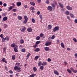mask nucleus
Instances as JSON below:
<instances>
[{
  "mask_svg": "<svg viewBox=\"0 0 77 77\" xmlns=\"http://www.w3.org/2000/svg\"><path fill=\"white\" fill-rule=\"evenodd\" d=\"M6 42V38H4L2 39V42Z\"/></svg>",
  "mask_w": 77,
  "mask_h": 77,
  "instance_id": "obj_10",
  "label": "nucleus"
},
{
  "mask_svg": "<svg viewBox=\"0 0 77 77\" xmlns=\"http://www.w3.org/2000/svg\"><path fill=\"white\" fill-rule=\"evenodd\" d=\"M36 14L37 15H39V14H40V11H38L37 12Z\"/></svg>",
  "mask_w": 77,
  "mask_h": 77,
  "instance_id": "obj_57",
  "label": "nucleus"
},
{
  "mask_svg": "<svg viewBox=\"0 0 77 77\" xmlns=\"http://www.w3.org/2000/svg\"><path fill=\"white\" fill-rule=\"evenodd\" d=\"M2 15L3 17H5V16H6V14L5 13H3L2 14Z\"/></svg>",
  "mask_w": 77,
  "mask_h": 77,
  "instance_id": "obj_46",
  "label": "nucleus"
},
{
  "mask_svg": "<svg viewBox=\"0 0 77 77\" xmlns=\"http://www.w3.org/2000/svg\"><path fill=\"white\" fill-rule=\"evenodd\" d=\"M65 14L67 15H69V11H67L65 12Z\"/></svg>",
  "mask_w": 77,
  "mask_h": 77,
  "instance_id": "obj_33",
  "label": "nucleus"
},
{
  "mask_svg": "<svg viewBox=\"0 0 77 77\" xmlns=\"http://www.w3.org/2000/svg\"><path fill=\"white\" fill-rule=\"evenodd\" d=\"M32 21L33 23H35V20L34 18H32Z\"/></svg>",
  "mask_w": 77,
  "mask_h": 77,
  "instance_id": "obj_37",
  "label": "nucleus"
},
{
  "mask_svg": "<svg viewBox=\"0 0 77 77\" xmlns=\"http://www.w3.org/2000/svg\"><path fill=\"white\" fill-rule=\"evenodd\" d=\"M22 47H23V46L22 45H20L19 46V48H22Z\"/></svg>",
  "mask_w": 77,
  "mask_h": 77,
  "instance_id": "obj_59",
  "label": "nucleus"
},
{
  "mask_svg": "<svg viewBox=\"0 0 77 77\" xmlns=\"http://www.w3.org/2000/svg\"><path fill=\"white\" fill-rule=\"evenodd\" d=\"M16 11H17V10L16 9H13L12 11L13 12H16Z\"/></svg>",
  "mask_w": 77,
  "mask_h": 77,
  "instance_id": "obj_61",
  "label": "nucleus"
},
{
  "mask_svg": "<svg viewBox=\"0 0 77 77\" xmlns=\"http://www.w3.org/2000/svg\"><path fill=\"white\" fill-rule=\"evenodd\" d=\"M3 52L4 53H6V48H3Z\"/></svg>",
  "mask_w": 77,
  "mask_h": 77,
  "instance_id": "obj_42",
  "label": "nucleus"
},
{
  "mask_svg": "<svg viewBox=\"0 0 77 77\" xmlns=\"http://www.w3.org/2000/svg\"><path fill=\"white\" fill-rule=\"evenodd\" d=\"M20 63H16V65H17V66H20Z\"/></svg>",
  "mask_w": 77,
  "mask_h": 77,
  "instance_id": "obj_48",
  "label": "nucleus"
},
{
  "mask_svg": "<svg viewBox=\"0 0 77 77\" xmlns=\"http://www.w3.org/2000/svg\"><path fill=\"white\" fill-rule=\"evenodd\" d=\"M11 47H15L16 48H18V45H15V43H13L11 45Z\"/></svg>",
  "mask_w": 77,
  "mask_h": 77,
  "instance_id": "obj_3",
  "label": "nucleus"
},
{
  "mask_svg": "<svg viewBox=\"0 0 77 77\" xmlns=\"http://www.w3.org/2000/svg\"><path fill=\"white\" fill-rule=\"evenodd\" d=\"M7 20H8V17H4L3 18V20L4 21H7Z\"/></svg>",
  "mask_w": 77,
  "mask_h": 77,
  "instance_id": "obj_12",
  "label": "nucleus"
},
{
  "mask_svg": "<svg viewBox=\"0 0 77 77\" xmlns=\"http://www.w3.org/2000/svg\"><path fill=\"white\" fill-rule=\"evenodd\" d=\"M59 6H60V8H63L64 7L63 5V4L61 3H59Z\"/></svg>",
  "mask_w": 77,
  "mask_h": 77,
  "instance_id": "obj_14",
  "label": "nucleus"
},
{
  "mask_svg": "<svg viewBox=\"0 0 77 77\" xmlns=\"http://www.w3.org/2000/svg\"><path fill=\"white\" fill-rule=\"evenodd\" d=\"M40 39H41V38H40V37L39 36H37L36 38V40H39Z\"/></svg>",
  "mask_w": 77,
  "mask_h": 77,
  "instance_id": "obj_31",
  "label": "nucleus"
},
{
  "mask_svg": "<svg viewBox=\"0 0 77 77\" xmlns=\"http://www.w3.org/2000/svg\"><path fill=\"white\" fill-rule=\"evenodd\" d=\"M17 18L18 20H22V17L20 16H18L17 17Z\"/></svg>",
  "mask_w": 77,
  "mask_h": 77,
  "instance_id": "obj_21",
  "label": "nucleus"
},
{
  "mask_svg": "<svg viewBox=\"0 0 77 77\" xmlns=\"http://www.w3.org/2000/svg\"><path fill=\"white\" fill-rule=\"evenodd\" d=\"M9 72L10 73V74H13V72H12V71L11 70H10L9 71Z\"/></svg>",
  "mask_w": 77,
  "mask_h": 77,
  "instance_id": "obj_55",
  "label": "nucleus"
},
{
  "mask_svg": "<svg viewBox=\"0 0 77 77\" xmlns=\"http://www.w3.org/2000/svg\"><path fill=\"white\" fill-rule=\"evenodd\" d=\"M75 23H77V20L76 19H75Z\"/></svg>",
  "mask_w": 77,
  "mask_h": 77,
  "instance_id": "obj_63",
  "label": "nucleus"
},
{
  "mask_svg": "<svg viewBox=\"0 0 77 77\" xmlns=\"http://www.w3.org/2000/svg\"><path fill=\"white\" fill-rule=\"evenodd\" d=\"M67 71L69 72V74H71L72 73V71H71V70L69 69H67Z\"/></svg>",
  "mask_w": 77,
  "mask_h": 77,
  "instance_id": "obj_28",
  "label": "nucleus"
},
{
  "mask_svg": "<svg viewBox=\"0 0 77 77\" xmlns=\"http://www.w3.org/2000/svg\"><path fill=\"white\" fill-rule=\"evenodd\" d=\"M37 2L39 3H40L41 2V0H37Z\"/></svg>",
  "mask_w": 77,
  "mask_h": 77,
  "instance_id": "obj_58",
  "label": "nucleus"
},
{
  "mask_svg": "<svg viewBox=\"0 0 77 77\" xmlns=\"http://www.w3.org/2000/svg\"><path fill=\"white\" fill-rule=\"evenodd\" d=\"M44 49L45 51H49V50H50V48L48 47H45L44 48Z\"/></svg>",
  "mask_w": 77,
  "mask_h": 77,
  "instance_id": "obj_8",
  "label": "nucleus"
},
{
  "mask_svg": "<svg viewBox=\"0 0 77 77\" xmlns=\"http://www.w3.org/2000/svg\"><path fill=\"white\" fill-rule=\"evenodd\" d=\"M53 9V8L52 7L50 6H48L47 8L48 10V11H52Z\"/></svg>",
  "mask_w": 77,
  "mask_h": 77,
  "instance_id": "obj_4",
  "label": "nucleus"
},
{
  "mask_svg": "<svg viewBox=\"0 0 77 77\" xmlns=\"http://www.w3.org/2000/svg\"><path fill=\"white\" fill-rule=\"evenodd\" d=\"M35 58L36 60H38V58H39V56H36L35 57Z\"/></svg>",
  "mask_w": 77,
  "mask_h": 77,
  "instance_id": "obj_45",
  "label": "nucleus"
},
{
  "mask_svg": "<svg viewBox=\"0 0 77 77\" xmlns=\"http://www.w3.org/2000/svg\"><path fill=\"white\" fill-rule=\"evenodd\" d=\"M42 63L40 61L38 63V66H40L42 65Z\"/></svg>",
  "mask_w": 77,
  "mask_h": 77,
  "instance_id": "obj_26",
  "label": "nucleus"
},
{
  "mask_svg": "<svg viewBox=\"0 0 77 77\" xmlns=\"http://www.w3.org/2000/svg\"><path fill=\"white\" fill-rule=\"evenodd\" d=\"M73 72L76 73V72H77V70H74L73 71Z\"/></svg>",
  "mask_w": 77,
  "mask_h": 77,
  "instance_id": "obj_50",
  "label": "nucleus"
},
{
  "mask_svg": "<svg viewBox=\"0 0 77 77\" xmlns=\"http://www.w3.org/2000/svg\"><path fill=\"white\" fill-rule=\"evenodd\" d=\"M54 36H55L54 35H52L51 38V39H54V38H55V37H54Z\"/></svg>",
  "mask_w": 77,
  "mask_h": 77,
  "instance_id": "obj_52",
  "label": "nucleus"
},
{
  "mask_svg": "<svg viewBox=\"0 0 77 77\" xmlns=\"http://www.w3.org/2000/svg\"><path fill=\"white\" fill-rule=\"evenodd\" d=\"M34 51L35 52H38V51H40V49L39 48H37L35 49Z\"/></svg>",
  "mask_w": 77,
  "mask_h": 77,
  "instance_id": "obj_13",
  "label": "nucleus"
},
{
  "mask_svg": "<svg viewBox=\"0 0 77 77\" xmlns=\"http://www.w3.org/2000/svg\"><path fill=\"white\" fill-rule=\"evenodd\" d=\"M30 4L32 6H35V3L32 2H30Z\"/></svg>",
  "mask_w": 77,
  "mask_h": 77,
  "instance_id": "obj_25",
  "label": "nucleus"
},
{
  "mask_svg": "<svg viewBox=\"0 0 77 77\" xmlns=\"http://www.w3.org/2000/svg\"><path fill=\"white\" fill-rule=\"evenodd\" d=\"M17 6H20L21 5V2H17L16 3Z\"/></svg>",
  "mask_w": 77,
  "mask_h": 77,
  "instance_id": "obj_9",
  "label": "nucleus"
},
{
  "mask_svg": "<svg viewBox=\"0 0 77 77\" xmlns=\"http://www.w3.org/2000/svg\"><path fill=\"white\" fill-rule=\"evenodd\" d=\"M54 72L55 74H56V75H59V72H57V70H54Z\"/></svg>",
  "mask_w": 77,
  "mask_h": 77,
  "instance_id": "obj_7",
  "label": "nucleus"
},
{
  "mask_svg": "<svg viewBox=\"0 0 77 77\" xmlns=\"http://www.w3.org/2000/svg\"><path fill=\"white\" fill-rule=\"evenodd\" d=\"M44 67L43 66H41L40 67V69L41 70H43V69H44Z\"/></svg>",
  "mask_w": 77,
  "mask_h": 77,
  "instance_id": "obj_39",
  "label": "nucleus"
},
{
  "mask_svg": "<svg viewBox=\"0 0 77 77\" xmlns=\"http://www.w3.org/2000/svg\"><path fill=\"white\" fill-rule=\"evenodd\" d=\"M59 30V27L58 26H57L55 27L53 29V31L54 32H56V31H58Z\"/></svg>",
  "mask_w": 77,
  "mask_h": 77,
  "instance_id": "obj_2",
  "label": "nucleus"
},
{
  "mask_svg": "<svg viewBox=\"0 0 77 77\" xmlns=\"http://www.w3.org/2000/svg\"><path fill=\"white\" fill-rule=\"evenodd\" d=\"M24 19L25 20H28V17H27L25 15L24 16Z\"/></svg>",
  "mask_w": 77,
  "mask_h": 77,
  "instance_id": "obj_20",
  "label": "nucleus"
},
{
  "mask_svg": "<svg viewBox=\"0 0 77 77\" xmlns=\"http://www.w3.org/2000/svg\"><path fill=\"white\" fill-rule=\"evenodd\" d=\"M8 11H10L11 9H12L13 7L12 6H11L9 8L8 7Z\"/></svg>",
  "mask_w": 77,
  "mask_h": 77,
  "instance_id": "obj_22",
  "label": "nucleus"
},
{
  "mask_svg": "<svg viewBox=\"0 0 77 77\" xmlns=\"http://www.w3.org/2000/svg\"><path fill=\"white\" fill-rule=\"evenodd\" d=\"M27 30L29 32H32V29L30 28H28L27 29Z\"/></svg>",
  "mask_w": 77,
  "mask_h": 77,
  "instance_id": "obj_17",
  "label": "nucleus"
},
{
  "mask_svg": "<svg viewBox=\"0 0 77 77\" xmlns=\"http://www.w3.org/2000/svg\"><path fill=\"white\" fill-rule=\"evenodd\" d=\"M66 8L68 10H70V11H71V10L72 9V7H71L69 6H66Z\"/></svg>",
  "mask_w": 77,
  "mask_h": 77,
  "instance_id": "obj_6",
  "label": "nucleus"
},
{
  "mask_svg": "<svg viewBox=\"0 0 77 77\" xmlns=\"http://www.w3.org/2000/svg\"><path fill=\"white\" fill-rule=\"evenodd\" d=\"M33 69L34 72H36V71H37V69L36 68V67H33Z\"/></svg>",
  "mask_w": 77,
  "mask_h": 77,
  "instance_id": "obj_30",
  "label": "nucleus"
},
{
  "mask_svg": "<svg viewBox=\"0 0 77 77\" xmlns=\"http://www.w3.org/2000/svg\"><path fill=\"white\" fill-rule=\"evenodd\" d=\"M5 38H6V40H7L8 41L9 40V37L8 36H6Z\"/></svg>",
  "mask_w": 77,
  "mask_h": 77,
  "instance_id": "obj_38",
  "label": "nucleus"
},
{
  "mask_svg": "<svg viewBox=\"0 0 77 77\" xmlns=\"http://www.w3.org/2000/svg\"><path fill=\"white\" fill-rule=\"evenodd\" d=\"M38 45H37L36 44L33 46V47L34 48H36L37 47V46Z\"/></svg>",
  "mask_w": 77,
  "mask_h": 77,
  "instance_id": "obj_43",
  "label": "nucleus"
},
{
  "mask_svg": "<svg viewBox=\"0 0 77 77\" xmlns=\"http://www.w3.org/2000/svg\"><path fill=\"white\" fill-rule=\"evenodd\" d=\"M62 48H65V45H64V44L63 43H61L60 44Z\"/></svg>",
  "mask_w": 77,
  "mask_h": 77,
  "instance_id": "obj_19",
  "label": "nucleus"
},
{
  "mask_svg": "<svg viewBox=\"0 0 77 77\" xmlns=\"http://www.w3.org/2000/svg\"><path fill=\"white\" fill-rule=\"evenodd\" d=\"M39 36L40 38H42V37H43V36H44V34L42 33H41L40 34Z\"/></svg>",
  "mask_w": 77,
  "mask_h": 77,
  "instance_id": "obj_32",
  "label": "nucleus"
},
{
  "mask_svg": "<svg viewBox=\"0 0 77 77\" xmlns=\"http://www.w3.org/2000/svg\"><path fill=\"white\" fill-rule=\"evenodd\" d=\"M46 3H47V4H48L49 3H50V2H49V1L48 0H46Z\"/></svg>",
  "mask_w": 77,
  "mask_h": 77,
  "instance_id": "obj_47",
  "label": "nucleus"
},
{
  "mask_svg": "<svg viewBox=\"0 0 77 77\" xmlns=\"http://www.w3.org/2000/svg\"><path fill=\"white\" fill-rule=\"evenodd\" d=\"M36 75V74H32L30 75V77H35Z\"/></svg>",
  "mask_w": 77,
  "mask_h": 77,
  "instance_id": "obj_35",
  "label": "nucleus"
},
{
  "mask_svg": "<svg viewBox=\"0 0 77 77\" xmlns=\"http://www.w3.org/2000/svg\"><path fill=\"white\" fill-rule=\"evenodd\" d=\"M24 42V41L23 39H20V44H23Z\"/></svg>",
  "mask_w": 77,
  "mask_h": 77,
  "instance_id": "obj_18",
  "label": "nucleus"
},
{
  "mask_svg": "<svg viewBox=\"0 0 77 77\" xmlns=\"http://www.w3.org/2000/svg\"><path fill=\"white\" fill-rule=\"evenodd\" d=\"M30 9H31V10H33V9H35V8H34L33 7H31L30 8Z\"/></svg>",
  "mask_w": 77,
  "mask_h": 77,
  "instance_id": "obj_56",
  "label": "nucleus"
},
{
  "mask_svg": "<svg viewBox=\"0 0 77 77\" xmlns=\"http://www.w3.org/2000/svg\"><path fill=\"white\" fill-rule=\"evenodd\" d=\"M51 44V42H47L45 44V45L46 46H48L49 45H50Z\"/></svg>",
  "mask_w": 77,
  "mask_h": 77,
  "instance_id": "obj_5",
  "label": "nucleus"
},
{
  "mask_svg": "<svg viewBox=\"0 0 77 77\" xmlns=\"http://www.w3.org/2000/svg\"><path fill=\"white\" fill-rule=\"evenodd\" d=\"M17 48H16V47H15L14 48V51L15 52H18V49H17Z\"/></svg>",
  "mask_w": 77,
  "mask_h": 77,
  "instance_id": "obj_16",
  "label": "nucleus"
},
{
  "mask_svg": "<svg viewBox=\"0 0 77 77\" xmlns=\"http://www.w3.org/2000/svg\"><path fill=\"white\" fill-rule=\"evenodd\" d=\"M51 60L50 58H48V62H51Z\"/></svg>",
  "mask_w": 77,
  "mask_h": 77,
  "instance_id": "obj_54",
  "label": "nucleus"
},
{
  "mask_svg": "<svg viewBox=\"0 0 77 77\" xmlns=\"http://www.w3.org/2000/svg\"><path fill=\"white\" fill-rule=\"evenodd\" d=\"M6 59L5 58H3L1 60L2 62H5V63H7V61L5 60Z\"/></svg>",
  "mask_w": 77,
  "mask_h": 77,
  "instance_id": "obj_11",
  "label": "nucleus"
},
{
  "mask_svg": "<svg viewBox=\"0 0 77 77\" xmlns=\"http://www.w3.org/2000/svg\"><path fill=\"white\" fill-rule=\"evenodd\" d=\"M73 40L75 41V42H77V39H76V38H74L73 39Z\"/></svg>",
  "mask_w": 77,
  "mask_h": 77,
  "instance_id": "obj_51",
  "label": "nucleus"
},
{
  "mask_svg": "<svg viewBox=\"0 0 77 77\" xmlns=\"http://www.w3.org/2000/svg\"><path fill=\"white\" fill-rule=\"evenodd\" d=\"M21 51L22 52H25L26 51V49L25 48H23L21 49Z\"/></svg>",
  "mask_w": 77,
  "mask_h": 77,
  "instance_id": "obj_40",
  "label": "nucleus"
},
{
  "mask_svg": "<svg viewBox=\"0 0 77 77\" xmlns=\"http://www.w3.org/2000/svg\"><path fill=\"white\" fill-rule=\"evenodd\" d=\"M12 59L13 60H15V56L13 55L12 56Z\"/></svg>",
  "mask_w": 77,
  "mask_h": 77,
  "instance_id": "obj_41",
  "label": "nucleus"
},
{
  "mask_svg": "<svg viewBox=\"0 0 77 77\" xmlns=\"http://www.w3.org/2000/svg\"><path fill=\"white\" fill-rule=\"evenodd\" d=\"M51 5L52 6V7H53V8H56V5L52 3L51 4Z\"/></svg>",
  "mask_w": 77,
  "mask_h": 77,
  "instance_id": "obj_29",
  "label": "nucleus"
},
{
  "mask_svg": "<svg viewBox=\"0 0 77 77\" xmlns=\"http://www.w3.org/2000/svg\"><path fill=\"white\" fill-rule=\"evenodd\" d=\"M3 6H4L6 7L7 6V4L6 3H5L3 4Z\"/></svg>",
  "mask_w": 77,
  "mask_h": 77,
  "instance_id": "obj_60",
  "label": "nucleus"
},
{
  "mask_svg": "<svg viewBox=\"0 0 77 77\" xmlns=\"http://www.w3.org/2000/svg\"><path fill=\"white\" fill-rule=\"evenodd\" d=\"M47 65V63L46 62H44L42 64V65L43 66H45Z\"/></svg>",
  "mask_w": 77,
  "mask_h": 77,
  "instance_id": "obj_27",
  "label": "nucleus"
},
{
  "mask_svg": "<svg viewBox=\"0 0 77 77\" xmlns=\"http://www.w3.org/2000/svg\"><path fill=\"white\" fill-rule=\"evenodd\" d=\"M67 18L68 20H69V21H71V19H70V17L69 16H67Z\"/></svg>",
  "mask_w": 77,
  "mask_h": 77,
  "instance_id": "obj_53",
  "label": "nucleus"
},
{
  "mask_svg": "<svg viewBox=\"0 0 77 77\" xmlns=\"http://www.w3.org/2000/svg\"><path fill=\"white\" fill-rule=\"evenodd\" d=\"M31 54L30 53H29L27 55L26 57H29V56H30Z\"/></svg>",
  "mask_w": 77,
  "mask_h": 77,
  "instance_id": "obj_49",
  "label": "nucleus"
},
{
  "mask_svg": "<svg viewBox=\"0 0 77 77\" xmlns=\"http://www.w3.org/2000/svg\"><path fill=\"white\" fill-rule=\"evenodd\" d=\"M26 27H24L22 29V30H21V32H24L25 31V30H26Z\"/></svg>",
  "mask_w": 77,
  "mask_h": 77,
  "instance_id": "obj_15",
  "label": "nucleus"
},
{
  "mask_svg": "<svg viewBox=\"0 0 77 77\" xmlns=\"http://www.w3.org/2000/svg\"><path fill=\"white\" fill-rule=\"evenodd\" d=\"M52 28V26L51 25H49L48 26V29H51Z\"/></svg>",
  "mask_w": 77,
  "mask_h": 77,
  "instance_id": "obj_23",
  "label": "nucleus"
},
{
  "mask_svg": "<svg viewBox=\"0 0 77 77\" xmlns=\"http://www.w3.org/2000/svg\"><path fill=\"white\" fill-rule=\"evenodd\" d=\"M75 57H77V53H76L75 54Z\"/></svg>",
  "mask_w": 77,
  "mask_h": 77,
  "instance_id": "obj_64",
  "label": "nucleus"
},
{
  "mask_svg": "<svg viewBox=\"0 0 77 77\" xmlns=\"http://www.w3.org/2000/svg\"><path fill=\"white\" fill-rule=\"evenodd\" d=\"M40 16V18L41 20H42V15L40 14L39 15Z\"/></svg>",
  "mask_w": 77,
  "mask_h": 77,
  "instance_id": "obj_44",
  "label": "nucleus"
},
{
  "mask_svg": "<svg viewBox=\"0 0 77 77\" xmlns=\"http://www.w3.org/2000/svg\"><path fill=\"white\" fill-rule=\"evenodd\" d=\"M14 70H15V71H16L17 69V72H20L21 71V68L20 67H18L17 66H15V67L14 68Z\"/></svg>",
  "mask_w": 77,
  "mask_h": 77,
  "instance_id": "obj_1",
  "label": "nucleus"
},
{
  "mask_svg": "<svg viewBox=\"0 0 77 77\" xmlns=\"http://www.w3.org/2000/svg\"><path fill=\"white\" fill-rule=\"evenodd\" d=\"M70 69H71V70H72V71H73V70H74V68H71Z\"/></svg>",
  "mask_w": 77,
  "mask_h": 77,
  "instance_id": "obj_62",
  "label": "nucleus"
},
{
  "mask_svg": "<svg viewBox=\"0 0 77 77\" xmlns=\"http://www.w3.org/2000/svg\"><path fill=\"white\" fill-rule=\"evenodd\" d=\"M41 42V41H37L36 42V44L37 45H38V44H39Z\"/></svg>",
  "mask_w": 77,
  "mask_h": 77,
  "instance_id": "obj_34",
  "label": "nucleus"
},
{
  "mask_svg": "<svg viewBox=\"0 0 77 77\" xmlns=\"http://www.w3.org/2000/svg\"><path fill=\"white\" fill-rule=\"evenodd\" d=\"M70 16L71 17H72V18H75V16L74 15V14H72V13L70 14Z\"/></svg>",
  "mask_w": 77,
  "mask_h": 77,
  "instance_id": "obj_24",
  "label": "nucleus"
},
{
  "mask_svg": "<svg viewBox=\"0 0 77 77\" xmlns=\"http://www.w3.org/2000/svg\"><path fill=\"white\" fill-rule=\"evenodd\" d=\"M23 23L24 24H26V23H27V20H23Z\"/></svg>",
  "mask_w": 77,
  "mask_h": 77,
  "instance_id": "obj_36",
  "label": "nucleus"
}]
</instances>
